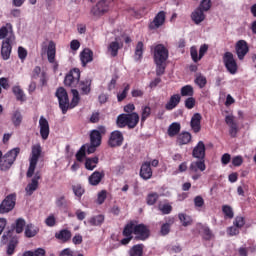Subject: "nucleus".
Listing matches in <instances>:
<instances>
[{
  "label": "nucleus",
  "instance_id": "obj_45",
  "mask_svg": "<svg viewBox=\"0 0 256 256\" xmlns=\"http://www.w3.org/2000/svg\"><path fill=\"white\" fill-rule=\"evenodd\" d=\"M23 121V116L21 115V112L15 111L12 115V123L15 127H19Z\"/></svg>",
  "mask_w": 256,
  "mask_h": 256
},
{
  "label": "nucleus",
  "instance_id": "obj_61",
  "mask_svg": "<svg viewBox=\"0 0 256 256\" xmlns=\"http://www.w3.org/2000/svg\"><path fill=\"white\" fill-rule=\"evenodd\" d=\"M159 209L163 213V215H169V213H171V210L173 208L169 204H164V205H160Z\"/></svg>",
  "mask_w": 256,
  "mask_h": 256
},
{
  "label": "nucleus",
  "instance_id": "obj_58",
  "mask_svg": "<svg viewBox=\"0 0 256 256\" xmlns=\"http://www.w3.org/2000/svg\"><path fill=\"white\" fill-rule=\"evenodd\" d=\"M105 199H107V191L102 190L98 193L97 202L99 205H103L105 203Z\"/></svg>",
  "mask_w": 256,
  "mask_h": 256
},
{
  "label": "nucleus",
  "instance_id": "obj_19",
  "mask_svg": "<svg viewBox=\"0 0 256 256\" xmlns=\"http://www.w3.org/2000/svg\"><path fill=\"white\" fill-rule=\"evenodd\" d=\"M40 135L45 141L49 138V121L43 116L39 119Z\"/></svg>",
  "mask_w": 256,
  "mask_h": 256
},
{
  "label": "nucleus",
  "instance_id": "obj_44",
  "mask_svg": "<svg viewBox=\"0 0 256 256\" xmlns=\"http://www.w3.org/2000/svg\"><path fill=\"white\" fill-rule=\"evenodd\" d=\"M180 93L182 97H193V94H194L193 86L186 85L182 87L180 90Z\"/></svg>",
  "mask_w": 256,
  "mask_h": 256
},
{
  "label": "nucleus",
  "instance_id": "obj_2",
  "mask_svg": "<svg viewBox=\"0 0 256 256\" xmlns=\"http://www.w3.org/2000/svg\"><path fill=\"white\" fill-rule=\"evenodd\" d=\"M139 124V114L137 112L131 114H120L117 118V126L123 129L128 127L129 129H135Z\"/></svg>",
  "mask_w": 256,
  "mask_h": 256
},
{
  "label": "nucleus",
  "instance_id": "obj_11",
  "mask_svg": "<svg viewBox=\"0 0 256 256\" xmlns=\"http://www.w3.org/2000/svg\"><path fill=\"white\" fill-rule=\"evenodd\" d=\"M15 208V195L7 196L2 203L0 204V213L3 215L5 213H9V211H13Z\"/></svg>",
  "mask_w": 256,
  "mask_h": 256
},
{
  "label": "nucleus",
  "instance_id": "obj_28",
  "mask_svg": "<svg viewBox=\"0 0 256 256\" xmlns=\"http://www.w3.org/2000/svg\"><path fill=\"white\" fill-rule=\"evenodd\" d=\"M181 102V96L179 94H174L170 97L169 101L165 105L167 111H173L177 105Z\"/></svg>",
  "mask_w": 256,
  "mask_h": 256
},
{
  "label": "nucleus",
  "instance_id": "obj_54",
  "mask_svg": "<svg viewBox=\"0 0 256 256\" xmlns=\"http://www.w3.org/2000/svg\"><path fill=\"white\" fill-rule=\"evenodd\" d=\"M157 199H159V194L157 193L148 194L147 196L148 205H155V203H157Z\"/></svg>",
  "mask_w": 256,
  "mask_h": 256
},
{
  "label": "nucleus",
  "instance_id": "obj_4",
  "mask_svg": "<svg viewBox=\"0 0 256 256\" xmlns=\"http://www.w3.org/2000/svg\"><path fill=\"white\" fill-rule=\"evenodd\" d=\"M19 148H14L7 152L3 157L0 159V168L2 171H7L15 163L17 156L19 155Z\"/></svg>",
  "mask_w": 256,
  "mask_h": 256
},
{
  "label": "nucleus",
  "instance_id": "obj_38",
  "mask_svg": "<svg viewBox=\"0 0 256 256\" xmlns=\"http://www.w3.org/2000/svg\"><path fill=\"white\" fill-rule=\"evenodd\" d=\"M56 238L66 243V241H69V239H71V231L66 229L61 230L59 233L56 234Z\"/></svg>",
  "mask_w": 256,
  "mask_h": 256
},
{
  "label": "nucleus",
  "instance_id": "obj_12",
  "mask_svg": "<svg viewBox=\"0 0 256 256\" xmlns=\"http://www.w3.org/2000/svg\"><path fill=\"white\" fill-rule=\"evenodd\" d=\"M134 235H136V239L145 241V239H149V228L144 224H137L135 222Z\"/></svg>",
  "mask_w": 256,
  "mask_h": 256
},
{
  "label": "nucleus",
  "instance_id": "obj_26",
  "mask_svg": "<svg viewBox=\"0 0 256 256\" xmlns=\"http://www.w3.org/2000/svg\"><path fill=\"white\" fill-rule=\"evenodd\" d=\"M165 11H160L150 24L151 29H159L165 23Z\"/></svg>",
  "mask_w": 256,
  "mask_h": 256
},
{
  "label": "nucleus",
  "instance_id": "obj_14",
  "mask_svg": "<svg viewBox=\"0 0 256 256\" xmlns=\"http://www.w3.org/2000/svg\"><path fill=\"white\" fill-rule=\"evenodd\" d=\"M123 133L119 130H115L111 133L108 144L110 147H121L123 145Z\"/></svg>",
  "mask_w": 256,
  "mask_h": 256
},
{
  "label": "nucleus",
  "instance_id": "obj_30",
  "mask_svg": "<svg viewBox=\"0 0 256 256\" xmlns=\"http://www.w3.org/2000/svg\"><path fill=\"white\" fill-rule=\"evenodd\" d=\"M39 233V228L33 224H27L25 226L24 235L28 239H31V237H35Z\"/></svg>",
  "mask_w": 256,
  "mask_h": 256
},
{
  "label": "nucleus",
  "instance_id": "obj_22",
  "mask_svg": "<svg viewBox=\"0 0 256 256\" xmlns=\"http://www.w3.org/2000/svg\"><path fill=\"white\" fill-rule=\"evenodd\" d=\"M121 47H123V43H121V39L115 38V40L110 42L108 45V53H110L112 57H117Z\"/></svg>",
  "mask_w": 256,
  "mask_h": 256
},
{
  "label": "nucleus",
  "instance_id": "obj_15",
  "mask_svg": "<svg viewBox=\"0 0 256 256\" xmlns=\"http://www.w3.org/2000/svg\"><path fill=\"white\" fill-rule=\"evenodd\" d=\"M105 133L106 130L103 126L98 127L97 130H92V132L90 133V143L99 147V145H101V136L105 135Z\"/></svg>",
  "mask_w": 256,
  "mask_h": 256
},
{
  "label": "nucleus",
  "instance_id": "obj_8",
  "mask_svg": "<svg viewBox=\"0 0 256 256\" xmlns=\"http://www.w3.org/2000/svg\"><path fill=\"white\" fill-rule=\"evenodd\" d=\"M81 79V71L79 68L72 69L65 77L64 84L66 87H77Z\"/></svg>",
  "mask_w": 256,
  "mask_h": 256
},
{
  "label": "nucleus",
  "instance_id": "obj_27",
  "mask_svg": "<svg viewBox=\"0 0 256 256\" xmlns=\"http://www.w3.org/2000/svg\"><path fill=\"white\" fill-rule=\"evenodd\" d=\"M201 114L196 113L191 118V129L194 131V133H199L201 131Z\"/></svg>",
  "mask_w": 256,
  "mask_h": 256
},
{
  "label": "nucleus",
  "instance_id": "obj_31",
  "mask_svg": "<svg viewBox=\"0 0 256 256\" xmlns=\"http://www.w3.org/2000/svg\"><path fill=\"white\" fill-rule=\"evenodd\" d=\"M103 177H105V175L99 171H95L89 178L88 181L90 183V185H99V183H101V179H103Z\"/></svg>",
  "mask_w": 256,
  "mask_h": 256
},
{
  "label": "nucleus",
  "instance_id": "obj_6",
  "mask_svg": "<svg viewBox=\"0 0 256 256\" xmlns=\"http://www.w3.org/2000/svg\"><path fill=\"white\" fill-rule=\"evenodd\" d=\"M55 95L58 99L59 107L63 115H65V113L69 111V95L67 94V90H65L63 87H60L56 90Z\"/></svg>",
  "mask_w": 256,
  "mask_h": 256
},
{
  "label": "nucleus",
  "instance_id": "obj_7",
  "mask_svg": "<svg viewBox=\"0 0 256 256\" xmlns=\"http://www.w3.org/2000/svg\"><path fill=\"white\" fill-rule=\"evenodd\" d=\"M223 63L226 67L227 71L230 73V75H235L237 73V60H235V56H233V53L226 52L223 56Z\"/></svg>",
  "mask_w": 256,
  "mask_h": 256
},
{
  "label": "nucleus",
  "instance_id": "obj_18",
  "mask_svg": "<svg viewBox=\"0 0 256 256\" xmlns=\"http://www.w3.org/2000/svg\"><path fill=\"white\" fill-rule=\"evenodd\" d=\"M32 81H37L39 79L41 85H47V74L45 72L41 71V67L36 66L31 75Z\"/></svg>",
  "mask_w": 256,
  "mask_h": 256
},
{
  "label": "nucleus",
  "instance_id": "obj_24",
  "mask_svg": "<svg viewBox=\"0 0 256 256\" xmlns=\"http://www.w3.org/2000/svg\"><path fill=\"white\" fill-rule=\"evenodd\" d=\"M39 179H41V174L37 172L33 177L31 183H29L26 187L27 195H33V192L37 191V188L39 187Z\"/></svg>",
  "mask_w": 256,
  "mask_h": 256
},
{
  "label": "nucleus",
  "instance_id": "obj_21",
  "mask_svg": "<svg viewBox=\"0 0 256 256\" xmlns=\"http://www.w3.org/2000/svg\"><path fill=\"white\" fill-rule=\"evenodd\" d=\"M192 156L194 157V159H205V143L203 141H199L194 147L192 151Z\"/></svg>",
  "mask_w": 256,
  "mask_h": 256
},
{
  "label": "nucleus",
  "instance_id": "obj_5",
  "mask_svg": "<svg viewBox=\"0 0 256 256\" xmlns=\"http://www.w3.org/2000/svg\"><path fill=\"white\" fill-rule=\"evenodd\" d=\"M205 169H207V166L205 165V160L199 159L198 161L191 162L189 166V171L192 175L193 181L201 179V173H203Z\"/></svg>",
  "mask_w": 256,
  "mask_h": 256
},
{
  "label": "nucleus",
  "instance_id": "obj_42",
  "mask_svg": "<svg viewBox=\"0 0 256 256\" xmlns=\"http://www.w3.org/2000/svg\"><path fill=\"white\" fill-rule=\"evenodd\" d=\"M178 217H179L180 223H182L183 227H189V225H191V223H193L191 216H189L187 214L180 213L178 215Z\"/></svg>",
  "mask_w": 256,
  "mask_h": 256
},
{
  "label": "nucleus",
  "instance_id": "obj_32",
  "mask_svg": "<svg viewBox=\"0 0 256 256\" xmlns=\"http://www.w3.org/2000/svg\"><path fill=\"white\" fill-rule=\"evenodd\" d=\"M151 117V107L149 106H142L141 113H140V123L143 125L147 119Z\"/></svg>",
  "mask_w": 256,
  "mask_h": 256
},
{
  "label": "nucleus",
  "instance_id": "obj_13",
  "mask_svg": "<svg viewBox=\"0 0 256 256\" xmlns=\"http://www.w3.org/2000/svg\"><path fill=\"white\" fill-rule=\"evenodd\" d=\"M225 123L229 127V134L232 137H236L237 133L239 131V125L235 121V116H233V114L226 115L225 116Z\"/></svg>",
  "mask_w": 256,
  "mask_h": 256
},
{
  "label": "nucleus",
  "instance_id": "obj_10",
  "mask_svg": "<svg viewBox=\"0 0 256 256\" xmlns=\"http://www.w3.org/2000/svg\"><path fill=\"white\" fill-rule=\"evenodd\" d=\"M107 11H109V2L100 0L94 7H92L91 14L94 15V17H101V15H105Z\"/></svg>",
  "mask_w": 256,
  "mask_h": 256
},
{
  "label": "nucleus",
  "instance_id": "obj_59",
  "mask_svg": "<svg viewBox=\"0 0 256 256\" xmlns=\"http://www.w3.org/2000/svg\"><path fill=\"white\" fill-rule=\"evenodd\" d=\"M85 146H82L79 151L76 153V159L77 161H79L80 163L85 159Z\"/></svg>",
  "mask_w": 256,
  "mask_h": 256
},
{
  "label": "nucleus",
  "instance_id": "obj_36",
  "mask_svg": "<svg viewBox=\"0 0 256 256\" xmlns=\"http://www.w3.org/2000/svg\"><path fill=\"white\" fill-rule=\"evenodd\" d=\"M97 163H99L98 157L87 158L86 162H85V168L88 171H93V169H95V167H97Z\"/></svg>",
  "mask_w": 256,
  "mask_h": 256
},
{
  "label": "nucleus",
  "instance_id": "obj_56",
  "mask_svg": "<svg viewBox=\"0 0 256 256\" xmlns=\"http://www.w3.org/2000/svg\"><path fill=\"white\" fill-rule=\"evenodd\" d=\"M130 86L127 84L124 88V90L117 95V100L119 102L123 101L127 97V93H129Z\"/></svg>",
  "mask_w": 256,
  "mask_h": 256
},
{
  "label": "nucleus",
  "instance_id": "obj_1",
  "mask_svg": "<svg viewBox=\"0 0 256 256\" xmlns=\"http://www.w3.org/2000/svg\"><path fill=\"white\" fill-rule=\"evenodd\" d=\"M1 39H4L2 41L1 56L4 61H7V59L11 57V51L13 49L11 43L15 41V35H13V26L11 24L8 23L0 28V40Z\"/></svg>",
  "mask_w": 256,
  "mask_h": 256
},
{
  "label": "nucleus",
  "instance_id": "obj_62",
  "mask_svg": "<svg viewBox=\"0 0 256 256\" xmlns=\"http://www.w3.org/2000/svg\"><path fill=\"white\" fill-rule=\"evenodd\" d=\"M234 225L235 227H237L238 229H241V227H243V225H245V218L241 217V216H237L234 220Z\"/></svg>",
  "mask_w": 256,
  "mask_h": 256
},
{
  "label": "nucleus",
  "instance_id": "obj_43",
  "mask_svg": "<svg viewBox=\"0 0 256 256\" xmlns=\"http://www.w3.org/2000/svg\"><path fill=\"white\" fill-rule=\"evenodd\" d=\"M12 91L18 101H25V93L19 86H14Z\"/></svg>",
  "mask_w": 256,
  "mask_h": 256
},
{
  "label": "nucleus",
  "instance_id": "obj_29",
  "mask_svg": "<svg viewBox=\"0 0 256 256\" xmlns=\"http://www.w3.org/2000/svg\"><path fill=\"white\" fill-rule=\"evenodd\" d=\"M78 88L82 95H89V93H91V79L86 78L80 81Z\"/></svg>",
  "mask_w": 256,
  "mask_h": 256
},
{
  "label": "nucleus",
  "instance_id": "obj_41",
  "mask_svg": "<svg viewBox=\"0 0 256 256\" xmlns=\"http://www.w3.org/2000/svg\"><path fill=\"white\" fill-rule=\"evenodd\" d=\"M104 221H105V216L103 215L93 216L89 219L90 225H93L95 227H98L99 225H103Z\"/></svg>",
  "mask_w": 256,
  "mask_h": 256
},
{
  "label": "nucleus",
  "instance_id": "obj_9",
  "mask_svg": "<svg viewBox=\"0 0 256 256\" xmlns=\"http://www.w3.org/2000/svg\"><path fill=\"white\" fill-rule=\"evenodd\" d=\"M152 49H154L155 63H161V61H167L169 59V50L163 44H158Z\"/></svg>",
  "mask_w": 256,
  "mask_h": 256
},
{
  "label": "nucleus",
  "instance_id": "obj_23",
  "mask_svg": "<svg viewBox=\"0 0 256 256\" xmlns=\"http://www.w3.org/2000/svg\"><path fill=\"white\" fill-rule=\"evenodd\" d=\"M55 53H56L55 42L50 41L48 45V50H47V57H48L49 63L53 65L54 70H57L58 64L55 61Z\"/></svg>",
  "mask_w": 256,
  "mask_h": 256
},
{
  "label": "nucleus",
  "instance_id": "obj_20",
  "mask_svg": "<svg viewBox=\"0 0 256 256\" xmlns=\"http://www.w3.org/2000/svg\"><path fill=\"white\" fill-rule=\"evenodd\" d=\"M140 177L145 181L153 177V170L151 169V162L146 161L142 164L140 169Z\"/></svg>",
  "mask_w": 256,
  "mask_h": 256
},
{
  "label": "nucleus",
  "instance_id": "obj_55",
  "mask_svg": "<svg viewBox=\"0 0 256 256\" xmlns=\"http://www.w3.org/2000/svg\"><path fill=\"white\" fill-rule=\"evenodd\" d=\"M57 223V219L55 218V215L51 214L45 219V224L47 227H55Z\"/></svg>",
  "mask_w": 256,
  "mask_h": 256
},
{
  "label": "nucleus",
  "instance_id": "obj_35",
  "mask_svg": "<svg viewBox=\"0 0 256 256\" xmlns=\"http://www.w3.org/2000/svg\"><path fill=\"white\" fill-rule=\"evenodd\" d=\"M181 131V124L178 122H173L169 127H168V135L169 137H175Z\"/></svg>",
  "mask_w": 256,
  "mask_h": 256
},
{
  "label": "nucleus",
  "instance_id": "obj_51",
  "mask_svg": "<svg viewBox=\"0 0 256 256\" xmlns=\"http://www.w3.org/2000/svg\"><path fill=\"white\" fill-rule=\"evenodd\" d=\"M195 83L198 85V87H200V89H203V87L207 85V78H205L203 75H198L195 79Z\"/></svg>",
  "mask_w": 256,
  "mask_h": 256
},
{
  "label": "nucleus",
  "instance_id": "obj_48",
  "mask_svg": "<svg viewBox=\"0 0 256 256\" xmlns=\"http://www.w3.org/2000/svg\"><path fill=\"white\" fill-rule=\"evenodd\" d=\"M156 63V75L160 77L165 73L166 64L165 61L155 62Z\"/></svg>",
  "mask_w": 256,
  "mask_h": 256
},
{
  "label": "nucleus",
  "instance_id": "obj_64",
  "mask_svg": "<svg viewBox=\"0 0 256 256\" xmlns=\"http://www.w3.org/2000/svg\"><path fill=\"white\" fill-rule=\"evenodd\" d=\"M186 109H193L195 107V98L189 97L185 100Z\"/></svg>",
  "mask_w": 256,
  "mask_h": 256
},
{
  "label": "nucleus",
  "instance_id": "obj_37",
  "mask_svg": "<svg viewBox=\"0 0 256 256\" xmlns=\"http://www.w3.org/2000/svg\"><path fill=\"white\" fill-rule=\"evenodd\" d=\"M19 241L17 240V238H12L8 245H7V250L6 253L7 255L11 256L13 255V253H15V249L17 248Z\"/></svg>",
  "mask_w": 256,
  "mask_h": 256
},
{
  "label": "nucleus",
  "instance_id": "obj_52",
  "mask_svg": "<svg viewBox=\"0 0 256 256\" xmlns=\"http://www.w3.org/2000/svg\"><path fill=\"white\" fill-rule=\"evenodd\" d=\"M190 55H191L194 63H197V61H201V55L200 54L198 55L197 47H195V46L191 47Z\"/></svg>",
  "mask_w": 256,
  "mask_h": 256
},
{
  "label": "nucleus",
  "instance_id": "obj_49",
  "mask_svg": "<svg viewBox=\"0 0 256 256\" xmlns=\"http://www.w3.org/2000/svg\"><path fill=\"white\" fill-rule=\"evenodd\" d=\"M211 0H202L198 6V9L207 13L211 9Z\"/></svg>",
  "mask_w": 256,
  "mask_h": 256
},
{
  "label": "nucleus",
  "instance_id": "obj_46",
  "mask_svg": "<svg viewBox=\"0 0 256 256\" xmlns=\"http://www.w3.org/2000/svg\"><path fill=\"white\" fill-rule=\"evenodd\" d=\"M130 256H143V244L133 246L130 250Z\"/></svg>",
  "mask_w": 256,
  "mask_h": 256
},
{
  "label": "nucleus",
  "instance_id": "obj_3",
  "mask_svg": "<svg viewBox=\"0 0 256 256\" xmlns=\"http://www.w3.org/2000/svg\"><path fill=\"white\" fill-rule=\"evenodd\" d=\"M41 153H43L41 144H34L32 146V150L29 158L30 166L27 171V177H33V174L35 173V169L37 167V163L39 162V157H41Z\"/></svg>",
  "mask_w": 256,
  "mask_h": 256
},
{
  "label": "nucleus",
  "instance_id": "obj_17",
  "mask_svg": "<svg viewBox=\"0 0 256 256\" xmlns=\"http://www.w3.org/2000/svg\"><path fill=\"white\" fill-rule=\"evenodd\" d=\"M204 10H201V8H195L193 12L191 13V19L195 25H201L205 19H207V15Z\"/></svg>",
  "mask_w": 256,
  "mask_h": 256
},
{
  "label": "nucleus",
  "instance_id": "obj_39",
  "mask_svg": "<svg viewBox=\"0 0 256 256\" xmlns=\"http://www.w3.org/2000/svg\"><path fill=\"white\" fill-rule=\"evenodd\" d=\"M143 59V42H138L135 48L134 60L141 61Z\"/></svg>",
  "mask_w": 256,
  "mask_h": 256
},
{
  "label": "nucleus",
  "instance_id": "obj_47",
  "mask_svg": "<svg viewBox=\"0 0 256 256\" xmlns=\"http://www.w3.org/2000/svg\"><path fill=\"white\" fill-rule=\"evenodd\" d=\"M25 219H23V218H18L17 220H16V222H15V227H14V229H15V231H16V233H23V229H25Z\"/></svg>",
  "mask_w": 256,
  "mask_h": 256
},
{
  "label": "nucleus",
  "instance_id": "obj_25",
  "mask_svg": "<svg viewBox=\"0 0 256 256\" xmlns=\"http://www.w3.org/2000/svg\"><path fill=\"white\" fill-rule=\"evenodd\" d=\"M80 60L82 63V67H86L87 63H91L93 61V51L89 48H85L81 53H80Z\"/></svg>",
  "mask_w": 256,
  "mask_h": 256
},
{
  "label": "nucleus",
  "instance_id": "obj_40",
  "mask_svg": "<svg viewBox=\"0 0 256 256\" xmlns=\"http://www.w3.org/2000/svg\"><path fill=\"white\" fill-rule=\"evenodd\" d=\"M133 233H135V222H129L123 231L124 237H133Z\"/></svg>",
  "mask_w": 256,
  "mask_h": 256
},
{
  "label": "nucleus",
  "instance_id": "obj_16",
  "mask_svg": "<svg viewBox=\"0 0 256 256\" xmlns=\"http://www.w3.org/2000/svg\"><path fill=\"white\" fill-rule=\"evenodd\" d=\"M247 53H249V45H247V41L239 40L236 43V54L238 59L242 61V59H245V55H247Z\"/></svg>",
  "mask_w": 256,
  "mask_h": 256
},
{
  "label": "nucleus",
  "instance_id": "obj_34",
  "mask_svg": "<svg viewBox=\"0 0 256 256\" xmlns=\"http://www.w3.org/2000/svg\"><path fill=\"white\" fill-rule=\"evenodd\" d=\"M72 100L69 103V109H75V107H77V105H79V101H81V97H79V91H77V89H72Z\"/></svg>",
  "mask_w": 256,
  "mask_h": 256
},
{
  "label": "nucleus",
  "instance_id": "obj_60",
  "mask_svg": "<svg viewBox=\"0 0 256 256\" xmlns=\"http://www.w3.org/2000/svg\"><path fill=\"white\" fill-rule=\"evenodd\" d=\"M203 237L206 241H210V239H213V232H211V229H209L208 227H204Z\"/></svg>",
  "mask_w": 256,
  "mask_h": 256
},
{
  "label": "nucleus",
  "instance_id": "obj_57",
  "mask_svg": "<svg viewBox=\"0 0 256 256\" xmlns=\"http://www.w3.org/2000/svg\"><path fill=\"white\" fill-rule=\"evenodd\" d=\"M82 147H85V151H87L88 155H91L99 146L90 142V144H84Z\"/></svg>",
  "mask_w": 256,
  "mask_h": 256
},
{
  "label": "nucleus",
  "instance_id": "obj_63",
  "mask_svg": "<svg viewBox=\"0 0 256 256\" xmlns=\"http://www.w3.org/2000/svg\"><path fill=\"white\" fill-rule=\"evenodd\" d=\"M73 191L76 197H82L83 193H85V190L83 189V187H81V185L73 186Z\"/></svg>",
  "mask_w": 256,
  "mask_h": 256
},
{
  "label": "nucleus",
  "instance_id": "obj_50",
  "mask_svg": "<svg viewBox=\"0 0 256 256\" xmlns=\"http://www.w3.org/2000/svg\"><path fill=\"white\" fill-rule=\"evenodd\" d=\"M222 211L225 217H227L228 219H233L235 214L233 213V208L231 206L229 205L222 206Z\"/></svg>",
  "mask_w": 256,
  "mask_h": 256
},
{
  "label": "nucleus",
  "instance_id": "obj_33",
  "mask_svg": "<svg viewBox=\"0 0 256 256\" xmlns=\"http://www.w3.org/2000/svg\"><path fill=\"white\" fill-rule=\"evenodd\" d=\"M191 142V133L189 132H182L177 137L178 145H187V143Z\"/></svg>",
  "mask_w": 256,
  "mask_h": 256
},
{
  "label": "nucleus",
  "instance_id": "obj_53",
  "mask_svg": "<svg viewBox=\"0 0 256 256\" xmlns=\"http://www.w3.org/2000/svg\"><path fill=\"white\" fill-rule=\"evenodd\" d=\"M23 256H45V249L43 248H38L36 251L34 252H31V251H28V252H25L23 254Z\"/></svg>",
  "mask_w": 256,
  "mask_h": 256
}]
</instances>
